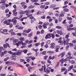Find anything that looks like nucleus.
I'll return each mask as SVG.
<instances>
[{
	"label": "nucleus",
	"mask_w": 76,
	"mask_h": 76,
	"mask_svg": "<svg viewBox=\"0 0 76 76\" xmlns=\"http://www.w3.org/2000/svg\"><path fill=\"white\" fill-rule=\"evenodd\" d=\"M32 33L31 32L28 35V37H32Z\"/></svg>",
	"instance_id": "obj_38"
},
{
	"label": "nucleus",
	"mask_w": 76,
	"mask_h": 76,
	"mask_svg": "<svg viewBox=\"0 0 76 76\" xmlns=\"http://www.w3.org/2000/svg\"><path fill=\"white\" fill-rule=\"evenodd\" d=\"M16 33L14 32H12L11 33V36H12V35H16Z\"/></svg>",
	"instance_id": "obj_29"
},
{
	"label": "nucleus",
	"mask_w": 76,
	"mask_h": 76,
	"mask_svg": "<svg viewBox=\"0 0 76 76\" xmlns=\"http://www.w3.org/2000/svg\"><path fill=\"white\" fill-rule=\"evenodd\" d=\"M66 70V68L65 67H62L61 68V72H62L63 71H65Z\"/></svg>",
	"instance_id": "obj_28"
},
{
	"label": "nucleus",
	"mask_w": 76,
	"mask_h": 76,
	"mask_svg": "<svg viewBox=\"0 0 76 76\" xmlns=\"http://www.w3.org/2000/svg\"><path fill=\"white\" fill-rule=\"evenodd\" d=\"M56 4H53L52 5H51L50 6V7L51 8H53V7H56Z\"/></svg>",
	"instance_id": "obj_33"
},
{
	"label": "nucleus",
	"mask_w": 76,
	"mask_h": 76,
	"mask_svg": "<svg viewBox=\"0 0 76 76\" xmlns=\"http://www.w3.org/2000/svg\"><path fill=\"white\" fill-rule=\"evenodd\" d=\"M75 61H74L73 60H71V64H75Z\"/></svg>",
	"instance_id": "obj_54"
},
{
	"label": "nucleus",
	"mask_w": 76,
	"mask_h": 76,
	"mask_svg": "<svg viewBox=\"0 0 76 76\" xmlns=\"http://www.w3.org/2000/svg\"><path fill=\"white\" fill-rule=\"evenodd\" d=\"M56 28H57V29H61V26H57L56 27Z\"/></svg>",
	"instance_id": "obj_61"
},
{
	"label": "nucleus",
	"mask_w": 76,
	"mask_h": 76,
	"mask_svg": "<svg viewBox=\"0 0 76 76\" xmlns=\"http://www.w3.org/2000/svg\"><path fill=\"white\" fill-rule=\"evenodd\" d=\"M44 72H45L46 74H48V73H50V71L48 69H46V71H45V70H44Z\"/></svg>",
	"instance_id": "obj_17"
},
{
	"label": "nucleus",
	"mask_w": 76,
	"mask_h": 76,
	"mask_svg": "<svg viewBox=\"0 0 76 76\" xmlns=\"http://www.w3.org/2000/svg\"><path fill=\"white\" fill-rule=\"evenodd\" d=\"M67 58H65V59H64V62H65V63H67Z\"/></svg>",
	"instance_id": "obj_47"
},
{
	"label": "nucleus",
	"mask_w": 76,
	"mask_h": 76,
	"mask_svg": "<svg viewBox=\"0 0 76 76\" xmlns=\"http://www.w3.org/2000/svg\"><path fill=\"white\" fill-rule=\"evenodd\" d=\"M12 22H13V24L15 25L16 24V23H17V20L15 19H12Z\"/></svg>",
	"instance_id": "obj_10"
},
{
	"label": "nucleus",
	"mask_w": 76,
	"mask_h": 76,
	"mask_svg": "<svg viewBox=\"0 0 76 76\" xmlns=\"http://www.w3.org/2000/svg\"><path fill=\"white\" fill-rule=\"evenodd\" d=\"M63 43L64 45H69V42H67L65 40H64L63 41Z\"/></svg>",
	"instance_id": "obj_13"
},
{
	"label": "nucleus",
	"mask_w": 76,
	"mask_h": 76,
	"mask_svg": "<svg viewBox=\"0 0 76 76\" xmlns=\"http://www.w3.org/2000/svg\"><path fill=\"white\" fill-rule=\"evenodd\" d=\"M44 69V70H45V65H44V66H42V68L39 69V70H40V71H42Z\"/></svg>",
	"instance_id": "obj_12"
},
{
	"label": "nucleus",
	"mask_w": 76,
	"mask_h": 76,
	"mask_svg": "<svg viewBox=\"0 0 76 76\" xmlns=\"http://www.w3.org/2000/svg\"><path fill=\"white\" fill-rule=\"evenodd\" d=\"M20 62H24V61H25V60H24V59H20Z\"/></svg>",
	"instance_id": "obj_59"
},
{
	"label": "nucleus",
	"mask_w": 76,
	"mask_h": 76,
	"mask_svg": "<svg viewBox=\"0 0 76 76\" xmlns=\"http://www.w3.org/2000/svg\"><path fill=\"white\" fill-rule=\"evenodd\" d=\"M23 27L21 26L18 28V29L20 30L23 29Z\"/></svg>",
	"instance_id": "obj_40"
},
{
	"label": "nucleus",
	"mask_w": 76,
	"mask_h": 76,
	"mask_svg": "<svg viewBox=\"0 0 76 76\" xmlns=\"http://www.w3.org/2000/svg\"><path fill=\"white\" fill-rule=\"evenodd\" d=\"M34 64L36 65V64H34V62H32L31 63V65L30 67L31 69H32V68H34Z\"/></svg>",
	"instance_id": "obj_20"
},
{
	"label": "nucleus",
	"mask_w": 76,
	"mask_h": 76,
	"mask_svg": "<svg viewBox=\"0 0 76 76\" xmlns=\"http://www.w3.org/2000/svg\"><path fill=\"white\" fill-rule=\"evenodd\" d=\"M6 0H1V3H4L6 2Z\"/></svg>",
	"instance_id": "obj_37"
},
{
	"label": "nucleus",
	"mask_w": 76,
	"mask_h": 76,
	"mask_svg": "<svg viewBox=\"0 0 76 76\" xmlns=\"http://www.w3.org/2000/svg\"><path fill=\"white\" fill-rule=\"evenodd\" d=\"M9 12V9H7L5 10V13H7L8 12Z\"/></svg>",
	"instance_id": "obj_42"
},
{
	"label": "nucleus",
	"mask_w": 76,
	"mask_h": 76,
	"mask_svg": "<svg viewBox=\"0 0 76 76\" xmlns=\"http://www.w3.org/2000/svg\"><path fill=\"white\" fill-rule=\"evenodd\" d=\"M3 53L4 54H7V53H8V52H7V51L5 50H4Z\"/></svg>",
	"instance_id": "obj_41"
},
{
	"label": "nucleus",
	"mask_w": 76,
	"mask_h": 76,
	"mask_svg": "<svg viewBox=\"0 0 76 76\" xmlns=\"http://www.w3.org/2000/svg\"><path fill=\"white\" fill-rule=\"evenodd\" d=\"M52 37V38H54V37L55 36L54 34H48L46 35L45 38V39H48V38H51Z\"/></svg>",
	"instance_id": "obj_2"
},
{
	"label": "nucleus",
	"mask_w": 76,
	"mask_h": 76,
	"mask_svg": "<svg viewBox=\"0 0 76 76\" xmlns=\"http://www.w3.org/2000/svg\"><path fill=\"white\" fill-rule=\"evenodd\" d=\"M60 62L61 63V66H63V63H64V58H62L61 59L60 61Z\"/></svg>",
	"instance_id": "obj_11"
},
{
	"label": "nucleus",
	"mask_w": 76,
	"mask_h": 76,
	"mask_svg": "<svg viewBox=\"0 0 76 76\" xmlns=\"http://www.w3.org/2000/svg\"><path fill=\"white\" fill-rule=\"evenodd\" d=\"M70 35V34L68 33V34H67L65 36V38L66 39H67L69 37V36Z\"/></svg>",
	"instance_id": "obj_25"
},
{
	"label": "nucleus",
	"mask_w": 76,
	"mask_h": 76,
	"mask_svg": "<svg viewBox=\"0 0 76 76\" xmlns=\"http://www.w3.org/2000/svg\"><path fill=\"white\" fill-rule=\"evenodd\" d=\"M67 30L68 31H71V30H75L76 29V28L75 27H74V28H69V29H68V28H67Z\"/></svg>",
	"instance_id": "obj_22"
},
{
	"label": "nucleus",
	"mask_w": 76,
	"mask_h": 76,
	"mask_svg": "<svg viewBox=\"0 0 76 76\" xmlns=\"http://www.w3.org/2000/svg\"><path fill=\"white\" fill-rule=\"evenodd\" d=\"M61 14H59L58 15L59 18H61V17H63V16H64V14H63V12H61Z\"/></svg>",
	"instance_id": "obj_21"
},
{
	"label": "nucleus",
	"mask_w": 76,
	"mask_h": 76,
	"mask_svg": "<svg viewBox=\"0 0 76 76\" xmlns=\"http://www.w3.org/2000/svg\"><path fill=\"white\" fill-rule=\"evenodd\" d=\"M9 26H10V28H12V26H13V24H12V23H10L9 24Z\"/></svg>",
	"instance_id": "obj_62"
},
{
	"label": "nucleus",
	"mask_w": 76,
	"mask_h": 76,
	"mask_svg": "<svg viewBox=\"0 0 76 76\" xmlns=\"http://www.w3.org/2000/svg\"><path fill=\"white\" fill-rule=\"evenodd\" d=\"M17 35L18 36H19V37H21L22 36V33H17Z\"/></svg>",
	"instance_id": "obj_45"
},
{
	"label": "nucleus",
	"mask_w": 76,
	"mask_h": 76,
	"mask_svg": "<svg viewBox=\"0 0 76 76\" xmlns=\"http://www.w3.org/2000/svg\"><path fill=\"white\" fill-rule=\"evenodd\" d=\"M31 11H29V10H27L26 11H21L20 13V15H23V14H25L26 13V15L27 17V18H29V16H32V14H30L29 15V13L30 12H31Z\"/></svg>",
	"instance_id": "obj_1"
},
{
	"label": "nucleus",
	"mask_w": 76,
	"mask_h": 76,
	"mask_svg": "<svg viewBox=\"0 0 76 76\" xmlns=\"http://www.w3.org/2000/svg\"><path fill=\"white\" fill-rule=\"evenodd\" d=\"M39 45H40V42L36 43L35 44V47H38V46Z\"/></svg>",
	"instance_id": "obj_34"
},
{
	"label": "nucleus",
	"mask_w": 76,
	"mask_h": 76,
	"mask_svg": "<svg viewBox=\"0 0 76 76\" xmlns=\"http://www.w3.org/2000/svg\"><path fill=\"white\" fill-rule=\"evenodd\" d=\"M56 49H59V48H60V46L58 45H56Z\"/></svg>",
	"instance_id": "obj_60"
},
{
	"label": "nucleus",
	"mask_w": 76,
	"mask_h": 76,
	"mask_svg": "<svg viewBox=\"0 0 76 76\" xmlns=\"http://www.w3.org/2000/svg\"><path fill=\"white\" fill-rule=\"evenodd\" d=\"M11 59L13 60H16V57L12 56V57L11 58Z\"/></svg>",
	"instance_id": "obj_26"
},
{
	"label": "nucleus",
	"mask_w": 76,
	"mask_h": 76,
	"mask_svg": "<svg viewBox=\"0 0 76 76\" xmlns=\"http://www.w3.org/2000/svg\"><path fill=\"white\" fill-rule=\"evenodd\" d=\"M4 54V52H2L1 53L0 56H1V57H3Z\"/></svg>",
	"instance_id": "obj_36"
},
{
	"label": "nucleus",
	"mask_w": 76,
	"mask_h": 76,
	"mask_svg": "<svg viewBox=\"0 0 76 76\" xmlns=\"http://www.w3.org/2000/svg\"><path fill=\"white\" fill-rule=\"evenodd\" d=\"M55 30H56V29L55 28H52L51 29H49V31L50 32H52L53 31H55Z\"/></svg>",
	"instance_id": "obj_32"
},
{
	"label": "nucleus",
	"mask_w": 76,
	"mask_h": 76,
	"mask_svg": "<svg viewBox=\"0 0 76 76\" xmlns=\"http://www.w3.org/2000/svg\"><path fill=\"white\" fill-rule=\"evenodd\" d=\"M3 50H4V48L2 46L0 47V53L2 52V51H3Z\"/></svg>",
	"instance_id": "obj_18"
},
{
	"label": "nucleus",
	"mask_w": 76,
	"mask_h": 76,
	"mask_svg": "<svg viewBox=\"0 0 76 76\" xmlns=\"http://www.w3.org/2000/svg\"><path fill=\"white\" fill-rule=\"evenodd\" d=\"M43 26L44 28L45 29H46V28H47V26H46L47 25H46L45 23H44L43 25Z\"/></svg>",
	"instance_id": "obj_50"
},
{
	"label": "nucleus",
	"mask_w": 76,
	"mask_h": 76,
	"mask_svg": "<svg viewBox=\"0 0 76 76\" xmlns=\"http://www.w3.org/2000/svg\"><path fill=\"white\" fill-rule=\"evenodd\" d=\"M9 76H18V74L16 73H15L14 75L12 76V75H10Z\"/></svg>",
	"instance_id": "obj_64"
},
{
	"label": "nucleus",
	"mask_w": 76,
	"mask_h": 76,
	"mask_svg": "<svg viewBox=\"0 0 76 76\" xmlns=\"http://www.w3.org/2000/svg\"><path fill=\"white\" fill-rule=\"evenodd\" d=\"M18 39H14L13 41L15 42H16H16H18Z\"/></svg>",
	"instance_id": "obj_56"
},
{
	"label": "nucleus",
	"mask_w": 76,
	"mask_h": 76,
	"mask_svg": "<svg viewBox=\"0 0 76 76\" xmlns=\"http://www.w3.org/2000/svg\"><path fill=\"white\" fill-rule=\"evenodd\" d=\"M45 44L44 42H42L41 43V47H44V45Z\"/></svg>",
	"instance_id": "obj_44"
},
{
	"label": "nucleus",
	"mask_w": 76,
	"mask_h": 76,
	"mask_svg": "<svg viewBox=\"0 0 76 76\" xmlns=\"http://www.w3.org/2000/svg\"><path fill=\"white\" fill-rule=\"evenodd\" d=\"M64 12H68L69 11V9L67 8H64L63 10Z\"/></svg>",
	"instance_id": "obj_27"
},
{
	"label": "nucleus",
	"mask_w": 76,
	"mask_h": 76,
	"mask_svg": "<svg viewBox=\"0 0 76 76\" xmlns=\"http://www.w3.org/2000/svg\"><path fill=\"white\" fill-rule=\"evenodd\" d=\"M1 10L5 9V5H4V4H3L1 5Z\"/></svg>",
	"instance_id": "obj_8"
},
{
	"label": "nucleus",
	"mask_w": 76,
	"mask_h": 76,
	"mask_svg": "<svg viewBox=\"0 0 76 76\" xmlns=\"http://www.w3.org/2000/svg\"><path fill=\"white\" fill-rule=\"evenodd\" d=\"M42 25H39L38 26V28H39V29H42Z\"/></svg>",
	"instance_id": "obj_51"
},
{
	"label": "nucleus",
	"mask_w": 76,
	"mask_h": 76,
	"mask_svg": "<svg viewBox=\"0 0 76 76\" xmlns=\"http://www.w3.org/2000/svg\"><path fill=\"white\" fill-rule=\"evenodd\" d=\"M11 22H12V20L10 19L8 20L4 21L3 23H4V24H6L7 25H9L10 23Z\"/></svg>",
	"instance_id": "obj_4"
},
{
	"label": "nucleus",
	"mask_w": 76,
	"mask_h": 76,
	"mask_svg": "<svg viewBox=\"0 0 76 76\" xmlns=\"http://www.w3.org/2000/svg\"><path fill=\"white\" fill-rule=\"evenodd\" d=\"M21 51H22V53L23 52L24 54H26V53H27V50L26 49H24L23 50H22Z\"/></svg>",
	"instance_id": "obj_24"
},
{
	"label": "nucleus",
	"mask_w": 76,
	"mask_h": 76,
	"mask_svg": "<svg viewBox=\"0 0 76 76\" xmlns=\"http://www.w3.org/2000/svg\"><path fill=\"white\" fill-rule=\"evenodd\" d=\"M51 46L50 48H52V49H53L54 48V46H55V44L54 43H53L51 44Z\"/></svg>",
	"instance_id": "obj_16"
},
{
	"label": "nucleus",
	"mask_w": 76,
	"mask_h": 76,
	"mask_svg": "<svg viewBox=\"0 0 76 76\" xmlns=\"http://www.w3.org/2000/svg\"><path fill=\"white\" fill-rule=\"evenodd\" d=\"M54 53V52L52 51H49L47 52V53H48V54L50 55L52 54H53V53Z\"/></svg>",
	"instance_id": "obj_19"
},
{
	"label": "nucleus",
	"mask_w": 76,
	"mask_h": 76,
	"mask_svg": "<svg viewBox=\"0 0 76 76\" xmlns=\"http://www.w3.org/2000/svg\"><path fill=\"white\" fill-rule=\"evenodd\" d=\"M65 55V52H64L62 53H60V54H59L58 56V57H60L61 58H62V57H63L64 56V55Z\"/></svg>",
	"instance_id": "obj_6"
},
{
	"label": "nucleus",
	"mask_w": 76,
	"mask_h": 76,
	"mask_svg": "<svg viewBox=\"0 0 76 76\" xmlns=\"http://www.w3.org/2000/svg\"><path fill=\"white\" fill-rule=\"evenodd\" d=\"M71 53H70V52H68L67 53V55H66V56L67 58L68 57H69L71 56Z\"/></svg>",
	"instance_id": "obj_14"
},
{
	"label": "nucleus",
	"mask_w": 76,
	"mask_h": 76,
	"mask_svg": "<svg viewBox=\"0 0 76 76\" xmlns=\"http://www.w3.org/2000/svg\"><path fill=\"white\" fill-rule=\"evenodd\" d=\"M45 7V5H41L40 6V8L42 9H43V8H44Z\"/></svg>",
	"instance_id": "obj_48"
},
{
	"label": "nucleus",
	"mask_w": 76,
	"mask_h": 76,
	"mask_svg": "<svg viewBox=\"0 0 76 76\" xmlns=\"http://www.w3.org/2000/svg\"><path fill=\"white\" fill-rule=\"evenodd\" d=\"M8 59H9V57H7V58H4V61H7V60H8Z\"/></svg>",
	"instance_id": "obj_30"
},
{
	"label": "nucleus",
	"mask_w": 76,
	"mask_h": 76,
	"mask_svg": "<svg viewBox=\"0 0 76 76\" xmlns=\"http://www.w3.org/2000/svg\"><path fill=\"white\" fill-rule=\"evenodd\" d=\"M58 43H60V45H63V42L62 41L58 40Z\"/></svg>",
	"instance_id": "obj_23"
},
{
	"label": "nucleus",
	"mask_w": 76,
	"mask_h": 76,
	"mask_svg": "<svg viewBox=\"0 0 76 76\" xmlns=\"http://www.w3.org/2000/svg\"><path fill=\"white\" fill-rule=\"evenodd\" d=\"M19 40L20 41H25V38L23 37H20L19 38Z\"/></svg>",
	"instance_id": "obj_15"
},
{
	"label": "nucleus",
	"mask_w": 76,
	"mask_h": 76,
	"mask_svg": "<svg viewBox=\"0 0 76 76\" xmlns=\"http://www.w3.org/2000/svg\"><path fill=\"white\" fill-rule=\"evenodd\" d=\"M17 14H18V12H14L13 14V15H14L15 16H16V15H17Z\"/></svg>",
	"instance_id": "obj_53"
},
{
	"label": "nucleus",
	"mask_w": 76,
	"mask_h": 76,
	"mask_svg": "<svg viewBox=\"0 0 76 76\" xmlns=\"http://www.w3.org/2000/svg\"><path fill=\"white\" fill-rule=\"evenodd\" d=\"M47 58H48V56H45L44 57V59L45 60H47Z\"/></svg>",
	"instance_id": "obj_63"
},
{
	"label": "nucleus",
	"mask_w": 76,
	"mask_h": 76,
	"mask_svg": "<svg viewBox=\"0 0 76 76\" xmlns=\"http://www.w3.org/2000/svg\"><path fill=\"white\" fill-rule=\"evenodd\" d=\"M22 53V51L19 50L18 52H17V53H16V54L17 56H20V55Z\"/></svg>",
	"instance_id": "obj_9"
},
{
	"label": "nucleus",
	"mask_w": 76,
	"mask_h": 76,
	"mask_svg": "<svg viewBox=\"0 0 76 76\" xmlns=\"http://www.w3.org/2000/svg\"><path fill=\"white\" fill-rule=\"evenodd\" d=\"M56 32L58 34H59L60 35L63 34V33L61 30H57Z\"/></svg>",
	"instance_id": "obj_7"
},
{
	"label": "nucleus",
	"mask_w": 76,
	"mask_h": 76,
	"mask_svg": "<svg viewBox=\"0 0 76 76\" xmlns=\"http://www.w3.org/2000/svg\"><path fill=\"white\" fill-rule=\"evenodd\" d=\"M5 63L6 64H9L10 65V64H11V62H10L9 61H7L5 62Z\"/></svg>",
	"instance_id": "obj_39"
},
{
	"label": "nucleus",
	"mask_w": 76,
	"mask_h": 76,
	"mask_svg": "<svg viewBox=\"0 0 76 76\" xmlns=\"http://www.w3.org/2000/svg\"><path fill=\"white\" fill-rule=\"evenodd\" d=\"M51 42V41L50 40H48L46 42L47 44H50Z\"/></svg>",
	"instance_id": "obj_55"
},
{
	"label": "nucleus",
	"mask_w": 76,
	"mask_h": 76,
	"mask_svg": "<svg viewBox=\"0 0 76 76\" xmlns=\"http://www.w3.org/2000/svg\"><path fill=\"white\" fill-rule=\"evenodd\" d=\"M46 53H47V51H43L42 53V54H43V55H45V54H46Z\"/></svg>",
	"instance_id": "obj_43"
},
{
	"label": "nucleus",
	"mask_w": 76,
	"mask_h": 76,
	"mask_svg": "<svg viewBox=\"0 0 76 76\" xmlns=\"http://www.w3.org/2000/svg\"><path fill=\"white\" fill-rule=\"evenodd\" d=\"M31 60H33V61L35 59V57H34V56H32L31 57Z\"/></svg>",
	"instance_id": "obj_49"
},
{
	"label": "nucleus",
	"mask_w": 76,
	"mask_h": 76,
	"mask_svg": "<svg viewBox=\"0 0 76 76\" xmlns=\"http://www.w3.org/2000/svg\"><path fill=\"white\" fill-rule=\"evenodd\" d=\"M44 47L45 48H47L48 47V45L47 44H46L45 46H44Z\"/></svg>",
	"instance_id": "obj_52"
},
{
	"label": "nucleus",
	"mask_w": 76,
	"mask_h": 76,
	"mask_svg": "<svg viewBox=\"0 0 76 76\" xmlns=\"http://www.w3.org/2000/svg\"><path fill=\"white\" fill-rule=\"evenodd\" d=\"M3 47L5 49L7 48V47H8L9 48H10V46H9V44L7 43H6L5 44H4L3 45Z\"/></svg>",
	"instance_id": "obj_5"
},
{
	"label": "nucleus",
	"mask_w": 76,
	"mask_h": 76,
	"mask_svg": "<svg viewBox=\"0 0 76 76\" xmlns=\"http://www.w3.org/2000/svg\"><path fill=\"white\" fill-rule=\"evenodd\" d=\"M66 20H64L63 22H62V23H63V24H65V23H66Z\"/></svg>",
	"instance_id": "obj_58"
},
{
	"label": "nucleus",
	"mask_w": 76,
	"mask_h": 76,
	"mask_svg": "<svg viewBox=\"0 0 76 76\" xmlns=\"http://www.w3.org/2000/svg\"><path fill=\"white\" fill-rule=\"evenodd\" d=\"M34 7L33 6L31 5L29 7V9H33Z\"/></svg>",
	"instance_id": "obj_57"
},
{
	"label": "nucleus",
	"mask_w": 76,
	"mask_h": 76,
	"mask_svg": "<svg viewBox=\"0 0 76 76\" xmlns=\"http://www.w3.org/2000/svg\"><path fill=\"white\" fill-rule=\"evenodd\" d=\"M7 31H8V30L7 29H2L0 30L1 33L5 34V35H9V33L7 32Z\"/></svg>",
	"instance_id": "obj_3"
},
{
	"label": "nucleus",
	"mask_w": 76,
	"mask_h": 76,
	"mask_svg": "<svg viewBox=\"0 0 76 76\" xmlns=\"http://www.w3.org/2000/svg\"><path fill=\"white\" fill-rule=\"evenodd\" d=\"M66 18H67V20H72V18L67 17Z\"/></svg>",
	"instance_id": "obj_35"
},
{
	"label": "nucleus",
	"mask_w": 76,
	"mask_h": 76,
	"mask_svg": "<svg viewBox=\"0 0 76 76\" xmlns=\"http://www.w3.org/2000/svg\"><path fill=\"white\" fill-rule=\"evenodd\" d=\"M20 4H21V6L22 7H23L25 6V3L24 2H22L20 3Z\"/></svg>",
	"instance_id": "obj_31"
},
{
	"label": "nucleus",
	"mask_w": 76,
	"mask_h": 76,
	"mask_svg": "<svg viewBox=\"0 0 76 76\" xmlns=\"http://www.w3.org/2000/svg\"><path fill=\"white\" fill-rule=\"evenodd\" d=\"M11 64L10 65H16V63L15 62H11Z\"/></svg>",
	"instance_id": "obj_46"
}]
</instances>
